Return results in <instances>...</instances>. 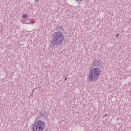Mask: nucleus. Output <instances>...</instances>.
I'll return each mask as SVG.
<instances>
[{
  "label": "nucleus",
  "mask_w": 131,
  "mask_h": 131,
  "mask_svg": "<svg viewBox=\"0 0 131 131\" xmlns=\"http://www.w3.org/2000/svg\"><path fill=\"white\" fill-rule=\"evenodd\" d=\"M40 0H35L36 3H39Z\"/></svg>",
  "instance_id": "nucleus-7"
},
{
  "label": "nucleus",
  "mask_w": 131,
  "mask_h": 131,
  "mask_svg": "<svg viewBox=\"0 0 131 131\" xmlns=\"http://www.w3.org/2000/svg\"><path fill=\"white\" fill-rule=\"evenodd\" d=\"M29 24H31V23H30Z\"/></svg>",
  "instance_id": "nucleus-10"
},
{
  "label": "nucleus",
  "mask_w": 131,
  "mask_h": 131,
  "mask_svg": "<svg viewBox=\"0 0 131 131\" xmlns=\"http://www.w3.org/2000/svg\"><path fill=\"white\" fill-rule=\"evenodd\" d=\"M82 1L83 0H77V2H78V3H81V2H82Z\"/></svg>",
  "instance_id": "nucleus-6"
},
{
  "label": "nucleus",
  "mask_w": 131,
  "mask_h": 131,
  "mask_svg": "<svg viewBox=\"0 0 131 131\" xmlns=\"http://www.w3.org/2000/svg\"><path fill=\"white\" fill-rule=\"evenodd\" d=\"M101 73L102 71L100 68H94L89 73L88 79L90 80V81H96V80H98V79L100 78V76L101 75Z\"/></svg>",
  "instance_id": "nucleus-2"
},
{
  "label": "nucleus",
  "mask_w": 131,
  "mask_h": 131,
  "mask_svg": "<svg viewBox=\"0 0 131 131\" xmlns=\"http://www.w3.org/2000/svg\"><path fill=\"white\" fill-rule=\"evenodd\" d=\"M46 126V123L41 120L36 121L33 125L32 129L33 131H43Z\"/></svg>",
  "instance_id": "nucleus-3"
},
{
  "label": "nucleus",
  "mask_w": 131,
  "mask_h": 131,
  "mask_svg": "<svg viewBox=\"0 0 131 131\" xmlns=\"http://www.w3.org/2000/svg\"><path fill=\"white\" fill-rule=\"evenodd\" d=\"M64 40V34L62 32H55L52 35V39L49 44L50 48H55V46H60Z\"/></svg>",
  "instance_id": "nucleus-1"
},
{
  "label": "nucleus",
  "mask_w": 131,
  "mask_h": 131,
  "mask_svg": "<svg viewBox=\"0 0 131 131\" xmlns=\"http://www.w3.org/2000/svg\"><path fill=\"white\" fill-rule=\"evenodd\" d=\"M39 115L41 117H43L45 119L48 117V114L46 111L40 112Z\"/></svg>",
  "instance_id": "nucleus-4"
},
{
  "label": "nucleus",
  "mask_w": 131,
  "mask_h": 131,
  "mask_svg": "<svg viewBox=\"0 0 131 131\" xmlns=\"http://www.w3.org/2000/svg\"><path fill=\"white\" fill-rule=\"evenodd\" d=\"M107 115H108L105 114V116H104V117L107 116Z\"/></svg>",
  "instance_id": "nucleus-9"
},
{
  "label": "nucleus",
  "mask_w": 131,
  "mask_h": 131,
  "mask_svg": "<svg viewBox=\"0 0 131 131\" xmlns=\"http://www.w3.org/2000/svg\"><path fill=\"white\" fill-rule=\"evenodd\" d=\"M23 18H24V19H26V18H27V15L26 14H23L22 15Z\"/></svg>",
  "instance_id": "nucleus-5"
},
{
  "label": "nucleus",
  "mask_w": 131,
  "mask_h": 131,
  "mask_svg": "<svg viewBox=\"0 0 131 131\" xmlns=\"http://www.w3.org/2000/svg\"><path fill=\"white\" fill-rule=\"evenodd\" d=\"M118 36H119V34H118L116 36V37H117Z\"/></svg>",
  "instance_id": "nucleus-8"
}]
</instances>
